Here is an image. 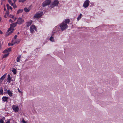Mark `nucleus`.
Here are the masks:
<instances>
[{"instance_id": "nucleus-1", "label": "nucleus", "mask_w": 123, "mask_h": 123, "mask_svg": "<svg viewBox=\"0 0 123 123\" xmlns=\"http://www.w3.org/2000/svg\"><path fill=\"white\" fill-rule=\"evenodd\" d=\"M70 22V20L69 19H67L64 20L62 23V31L65 30L68 27L67 25Z\"/></svg>"}, {"instance_id": "nucleus-2", "label": "nucleus", "mask_w": 123, "mask_h": 123, "mask_svg": "<svg viewBox=\"0 0 123 123\" xmlns=\"http://www.w3.org/2000/svg\"><path fill=\"white\" fill-rule=\"evenodd\" d=\"M17 24V23L15 22L10 25V27L8 30V31H9L8 32L9 35L13 32V31L14 30L13 28L16 26Z\"/></svg>"}, {"instance_id": "nucleus-3", "label": "nucleus", "mask_w": 123, "mask_h": 123, "mask_svg": "<svg viewBox=\"0 0 123 123\" xmlns=\"http://www.w3.org/2000/svg\"><path fill=\"white\" fill-rule=\"evenodd\" d=\"M42 12H39L36 13L34 16V18H38L41 17L43 15Z\"/></svg>"}, {"instance_id": "nucleus-4", "label": "nucleus", "mask_w": 123, "mask_h": 123, "mask_svg": "<svg viewBox=\"0 0 123 123\" xmlns=\"http://www.w3.org/2000/svg\"><path fill=\"white\" fill-rule=\"evenodd\" d=\"M51 2L50 0H46L43 3L42 7H43L49 5L50 3Z\"/></svg>"}, {"instance_id": "nucleus-5", "label": "nucleus", "mask_w": 123, "mask_h": 123, "mask_svg": "<svg viewBox=\"0 0 123 123\" xmlns=\"http://www.w3.org/2000/svg\"><path fill=\"white\" fill-rule=\"evenodd\" d=\"M24 21V19L21 18H18L16 23L17 24L20 25L23 23Z\"/></svg>"}, {"instance_id": "nucleus-6", "label": "nucleus", "mask_w": 123, "mask_h": 123, "mask_svg": "<svg viewBox=\"0 0 123 123\" xmlns=\"http://www.w3.org/2000/svg\"><path fill=\"white\" fill-rule=\"evenodd\" d=\"M62 25L61 24H60L59 26H56L55 28H54V31H53V33H55V31H59L61 29H62Z\"/></svg>"}, {"instance_id": "nucleus-7", "label": "nucleus", "mask_w": 123, "mask_h": 123, "mask_svg": "<svg viewBox=\"0 0 123 123\" xmlns=\"http://www.w3.org/2000/svg\"><path fill=\"white\" fill-rule=\"evenodd\" d=\"M12 109L15 112H18L19 110V108L18 106L15 105H13L12 106Z\"/></svg>"}, {"instance_id": "nucleus-8", "label": "nucleus", "mask_w": 123, "mask_h": 123, "mask_svg": "<svg viewBox=\"0 0 123 123\" xmlns=\"http://www.w3.org/2000/svg\"><path fill=\"white\" fill-rule=\"evenodd\" d=\"M58 3V2L57 0H55L52 3L50 6L51 7L53 8L54 6H57Z\"/></svg>"}, {"instance_id": "nucleus-9", "label": "nucleus", "mask_w": 123, "mask_h": 123, "mask_svg": "<svg viewBox=\"0 0 123 123\" xmlns=\"http://www.w3.org/2000/svg\"><path fill=\"white\" fill-rule=\"evenodd\" d=\"M90 1L88 0H86L84 2L83 4V6L86 8L89 5Z\"/></svg>"}, {"instance_id": "nucleus-10", "label": "nucleus", "mask_w": 123, "mask_h": 123, "mask_svg": "<svg viewBox=\"0 0 123 123\" xmlns=\"http://www.w3.org/2000/svg\"><path fill=\"white\" fill-rule=\"evenodd\" d=\"M36 29L35 26L34 25H31L30 28L31 32L33 33L34 32L36 31Z\"/></svg>"}, {"instance_id": "nucleus-11", "label": "nucleus", "mask_w": 123, "mask_h": 123, "mask_svg": "<svg viewBox=\"0 0 123 123\" xmlns=\"http://www.w3.org/2000/svg\"><path fill=\"white\" fill-rule=\"evenodd\" d=\"M6 74H5L3 76H2L0 78V84L1 83L2 81L5 78Z\"/></svg>"}, {"instance_id": "nucleus-12", "label": "nucleus", "mask_w": 123, "mask_h": 123, "mask_svg": "<svg viewBox=\"0 0 123 123\" xmlns=\"http://www.w3.org/2000/svg\"><path fill=\"white\" fill-rule=\"evenodd\" d=\"M32 20H30L29 22L26 23V27H28L30 26L31 24L32 23Z\"/></svg>"}, {"instance_id": "nucleus-13", "label": "nucleus", "mask_w": 123, "mask_h": 123, "mask_svg": "<svg viewBox=\"0 0 123 123\" xmlns=\"http://www.w3.org/2000/svg\"><path fill=\"white\" fill-rule=\"evenodd\" d=\"M11 80L10 75V74H9L8 75V77L7 79V82L9 83H10Z\"/></svg>"}, {"instance_id": "nucleus-14", "label": "nucleus", "mask_w": 123, "mask_h": 123, "mask_svg": "<svg viewBox=\"0 0 123 123\" xmlns=\"http://www.w3.org/2000/svg\"><path fill=\"white\" fill-rule=\"evenodd\" d=\"M11 48H9L4 50L3 52V53H6L7 52L10 51H11Z\"/></svg>"}, {"instance_id": "nucleus-15", "label": "nucleus", "mask_w": 123, "mask_h": 123, "mask_svg": "<svg viewBox=\"0 0 123 123\" xmlns=\"http://www.w3.org/2000/svg\"><path fill=\"white\" fill-rule=\"evenodd\" d=\"M8 99V97L6 96L3 97L2 98V100L4 102L7 101V100Z\"/></svg>"}, {"instance_id": "nucleus-16", "label": "nucleus", "mask_w": 123, "mask_h": 123, "mask_svg": "<svg viewBox=\"0 0 123 123\" xmlns=\"http://www.w3.org/2000/svg\"><path fill=\"white\" fill-rule=\"evenodd\" d=\"M7 93L9 95L10 97L12 96V93L9 90H8Z\"/></svg>"}, {"instance_id": "nucleus-17", "label": "nucleus", "mask_w": 123, "mask_h": 123, "mask_svg": "<svg viewBox=\"0 0 123 123\" xmlns=\"http://www.w3.org/2000/svg\"><path fill=\"white\" fill-rule=\"evenodd\" d=\"M53 36V35L52 34V36L50 37L49 39V40L50 41L54 42V38L52 37Z\"/></svg>"}, {"instance_id": "nucleus-18", "label": "nucleus", "mask_w": 123, "mask_h": 123, "mask_svg": "<svg viewBox=\"0 0 123 123\" xmlns=\"http://www.w3.org/2000/svg\"><path fill=\"white\" fill-rule=\"evenodd\" d=\"M21 57V55H20L17 57L16 59L17 62H19V61L20 60Z\"/></svg>"}, {"instance_id": "nucleus-19", "label": "nucleus", "mask_w": 123, "mask_h": 123, "mask_svg": "<svg viewBox=\"0 0 123 123\" xmlns=\"http://www.w3.org/2000/svg\"><path fill=\"white\" fill-rule=\"evenodd\" d=\"M24 10L25 12H27L29 11L30 9L29 8H24Z\"/></svg>"}, {"instance_id": "nucleus-20", "label": "nucleus", "mask_w": 123, "mask_h": 123, "mask_svg": "<svg viewBox=\"0 0 123 123\" xmlns=\"http://www.w3.org/2000/svg\"><path fill=\"white\" fill-rule=\"evenodd\" d=\"M6 6H7V9H8L9 10V9H11V10H12V7H11V6H10L8 4H7Z\"/></svg>"}, {"instance_id": "nucleus-21", "label": "nucleus", "mask_w": 123, "mask_h": 123, "mask_svg": "<svg viewBox=\"0 0 123 123\" xmlns=\"http://www.w3.org/2000/svg\"><path fill=\"white\" fill-rule=\"evenodd\" d=\"M82 14L80 13V15L78 16V18H77V19L78 21H79L81 18Z\"/></svg>"}, {"instance_id": "nucleus-22", "label": "nucleus", "mask_w": 123, "mask_h": 123, "mask_svg": "<svg viewBox=\"0 0 123 123\" xmlns=\"http://www.w3.org/2000/svg\"><path fill=\"white\" fill-rule=\"evenodd\" d=\"M12 72L14 74H16V70L15 68H13V69L12 70Z\"/></svg>"}, {"instance_id": "nucleus-23", "label": "nucleus", "mask_w": 123, "mask_h": 123, "mask_svg": "<svg viewBox=\"0 0 123 123\" xmlns=\"http://www.w3.org/2000/svg\"><path fill=\"white\" fill-rule=\"evenodd\" d=\"M12 43H13V44H14L15 43H19V41H18L17 40H13L12 41Z\"/></svg>"}, {"instance_id": "nucleus-24", "label": "nucleus", "mask_w": 123, "mask_h": 123, "mask_svg": "<svg viewBox=\"0 0 123 123\" xmlns=\"http://www.w3.org/2000/svg\"><path fill=\"white\" fill-rule=\"evenodd\" d=\"M23 9H19L17 11V13L18 14L19 13L22 12H23Z\"/></svg>"}, {"instance_id": "nucleus-25", "label": "nucleus", "mask_w": 123, "mask_h": 123, "mask_svg": "<svg viewBox=\"0 0 123 123\" xmlns=\"http://www.w3.org/2000/svg\"><path fill=\"white\" fill-rule=\"evenodd\" d=\"M3 90L1 89H0V94L3 95Z\"/></svg>"}, {"instance_id": "nucleus-26", "label": "nucleus", "mask_w": 123, "mask_h": 123, "mask_svg": "<svg viewBox=\"0 0 123 123\" xmlns=\"http://www.w3.org/2000/svg\"><path fill=\"white\" fill-rule=\"evenodd\" d=\"M12 6H13V7L14 8H15L17 7V6L15 3H13L12 5H11Z\"/></svg>"}, {"instance_id": "nucleus-27", "label": "nucleus", "mask_w": 123, "mask_h": 123, "mask_svg": "<svg viewBox=\"0 0 123 123\" xmlns=\"http://www.w3.org/2000/svg\"><path fill=\"white\" fill-rule=\"evenodd\" d=\"M9 3L11 5H12L13 3H12L11 0H8Z\"/></svg>"}, {"instance_id": "nucleus-28", "label": "nucleus", "mask_w": 123, "mask_h": 123, "mask_svg": "<svg viewBox=\"0 0 123 123\" xmlns=\"http://www.w3.org/2000/svg\"><path fill=\"white\" fill-rule=\"evenodd\" d=\"M9 53H8L7 54H5L3 56V57L4 58L6 57H7L9 55Z\"/></svg>"}, {"instance_id": "nucleus-29", "label": "nucleus", "mask_w": 123, "mask_h": 123, "mask_svg": "<svg viewBox=\"0 0 123 123\" xmlns=\"http://www.w3.org/2000/svg\"><path fill=\"white\" fill-rule=\"evenodd\" d=\"M26 0H19L18 2H24Z\"/></svg>"}, {"instance_id": "nucleus-30", "label": "nucleus", "mask_w": 123, "mask_h": 123, "mask_svg": "<svg viewBox=\"0 0 123 123\" xmlns=\"http://www.w3.org/2000/svg\"><path fill=\"white\" fill-rule=\"evenodd\" d=\"M14 44H13V43H8V45L9 46H10V45L12 46Z\"/></svg>"}, {"instance_id": "nucleus-31", "label": "nucleus", "mask_w": 123, "mask_h": 123, "mask_svg": "<svg viewBox=\"0 0 123 123\" xmlns=\"http://www.w3.org/2000/svg\"><path fill=\"white\" fill-rule=\"evenodd\" d=\"M18 92L21 93H23V92H22L20 90H19V88H18Z\"/></svg>"}, {"instance_id": "nucleus-32", "label": "nucleus", "mask_w": 123, "mask_h": 123, "mask_svg": "<svg viewBox=\"0 0 123 123\" xmlns=\"http://www.w3.org/2000/svg\"><path fill=\"white\" fill-rule=\"evenodd\" d=\"M9 17L13 18H14V16L13 15H10Z\"/></svg>"}, {"instance_id": "nucleus-33", "label": "nucleus", "mask_w": 123, "mask_h": 123, "mask_svg": "<svg viewBox=\"0 0 123 123\" xmlns=\"http://www.w3.org/2000/svg\"><path fill=\"white\" fill-rule=\"evenodd\" d=\"M0 123H4V121L2 119L0 120Z\"/></svg>"}, {"instance_id": "nucleus-34", "label": "nucleus", "mask_w": 123, "mask_h": 123, "mask_svg": "<svg viewBox=\"0 0 123 123\" xmlns=\"http://www.w3.org/2000/svg\"><path fill=\"white\" fill-rule=\"evenodd\" d=\"M9 22H10L11 23H13L14 22L12 20V19H9Z\"/></svg>"}, {"instance_id": "nucleus-35", "label": "nucleus", "mask_w": 123, "mask_h": 123, "mask_svg": "<svg viewBox=\"0 0 123 123\" xmlns=\"http://www.w3.org/2000/svg\"><path fill=\"white\" fill-rule=\"evenodd\" d=\"M22 122L23 123H26V122L25 121L24 119H23Z\"/></svg>"}, {"instance_id": "nucleus-36", "label": "nucleus", "mask_w": 123, "mask_h": 123, "mask_svg": "<svg viewBox=\"0 0 123 123\" xmlns=\"http://www.w3.org/2000/svg\"><path fill=\"white\" fill-rule=\"evenodd\" d=\"M6 123H10L9 120H8V121H7L6 122Z\"/></svg>"}, {"instance_id": "nucleus-37", "label": "nucleus", "mask_w": 123, "mask_h": 123, "mask_svg": "<svg viewBox=\"0 0 123 123\" xmlns=\"http://www.w3.org/2000/svg\"><path fill=\"white\" fill-rule=\"evenodd\" d=\"M17 37V35H15L14 37V38L15 39H16Z\"/></svg>"}, {"instance_id": "nucleus-38", "label": "nucleus", "mask_w": 123, "mask_h": 123, "mask_svg": "<svg viewBox=\"0 0 123 123\" xmlns=\"http://www.w3.org/2000/svg\"><path fill=\"white\" fill-rule=\"evenodd\" d=\"M17 18H16L14 17V18H13V19L15 21L16 20Z\"/></svg>"}, {"instance_id": "nucleus-39", "label": "nucleus", "mask_w": 123, "mask_h": 123, "mask_svg": "<svg viewBox=\"0 0 123 123\" xmlns=\"http://www.w3.org/2000/svg\"><path fill=\"white\" fill-rule=\"evenodd\" d=\"M13 0L14 2V3H15L16 1V0Z\"/></svg>"}, {"instance_id": "nucleus-40", "label": "nucleus", "mask_w": 123, "mask_h": 123, "mask_svg": "<svg viewBox=\"0 0 123 123\" xmlns=\"http://www.w3.org/2000/svg\"><path fill=\"white\" fill-rule=\"evenodd\" d=\"M1 18L0 17V22L1 21Z\"/></svg>"}, {"instance_id": "nucleus-41", "label": "nucleus", "mask_w": 123, "mask_h": 123, "mask_svg": "<svg viewBox=\"0 0 123 123\" xmlns=\"http://www.w3.org/2000/svg\"><path fill=\"white\" fill-rule=\"evenodd\" d=\"M9 12L8 11H7L6 12V13L7 14H8Z\"/></svg>"}, {"instance_id": "nucleus-42", "label": "nucleus", "mask_w": 123, "mask_h": 123, "mask_svg": "<svg viewBox=\"0 0 123 123\" xmlns=\"http://www.w3.org/2000/svg\"><path fill=\"white\" fill-rule=\"evenodd\" d=\"M4 10L5 11H6V9L5 8H4Z\"/></svg>"}, {"instance_id": "nucleus-43", "label": "nucleus", "mask_w": 123, "mask_h": 123, "mask_svg": "<svg viewBox=\"0 0 123 123\" xmlns=\"http://www.w3.org/2000/svg\"><path fill=\"white\" fill-rule=\"evenodd\" d=\"M19 34V32H18V34Z\"/></svg>"}, {"instance_id": "nucleus-44", "label": "nucleus", "mask_w": 123, "mask_h": 123, "mask_svg": "<svg viewBox=\"0 0 123 123\" xmlns=\"http://www.w3.org/2000/svg\"><path fill=\"white\" fill-rule=\"evenodd\" d=\"M4 17H5V18H6V16H5V15L4 16Z\"/></svg>"}]
</instances>
